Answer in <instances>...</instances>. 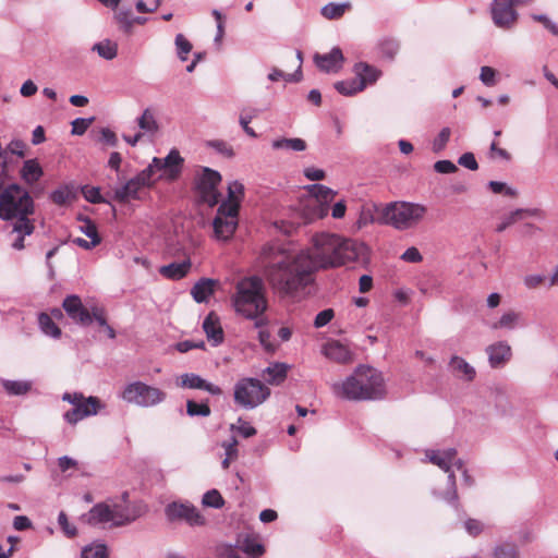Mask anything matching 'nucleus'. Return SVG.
I'll list each match as a JSON object with an SVG mask.
<instances>
[{
	"mask_svg": "<svg viewBox=\"0 0 558 558\" xmlns=\"http://www.w3.org/2000/svg\"><path fill=\"white\" fill-rule=\"evenodd\" d=\"M137 124L144 132L143 134L148 136L156 135L159 129L155 112L150 108L144 110L142 116L137 119Z\"/></svg>",
	"mask_w": 558,
	"mask_h": 558,
	"instance_id": "34",
	"label": "nucleus"
},
{
	"mask_svg": "<svg viewBox=\"0 0 558 558\" xmlns=\"http://www.w3.org/2000/svg\"><path fill=\"white\" fill-rule=\"evenodd\" d=\"M488 157L493 161H498V162H508L511 159L510 153L507 149L499 147L497 142H492L490 148L488 151Z\"/></svg>",
	"mask_w": 558,
	"mask_h": 558,
	"instance_id": "50",
	"label": "nucleus"
},
{
	"mask_svg": "<svg viewBox=\"0 0 558 558\" xmlns=\"http://www.w3.org/2000/svg\"><path fill=\"white\" fill-rule=\"evenodd\" d=\"M93 122H94V118H89V119L78 118V119H75L72 122L71 134L74 135V136H82V135H84V133L87 131V129L92 125Z\"/></svg>",
	"mask_w": 558,
	"mask_h": 558,
	"instance_id": "58",
	"label": "nucleus"
},
{
	"mask_svg": "<svg viewBox=\"0 0 558 558\" xmlns=\"http://www.w3.org/2000/svg\"><path fill=\"white\" fill-rule=\"evenodd\" d=\"M202 502L206 507H213L216 509H219L225 505V500L217 489H211L205 493Z\"/></svg>",
	"mask_w": 558,
	"mask_h": 558,
	"instance_id": "51",
	"label": "nucleus"
},
{
	"mask_svg": "<svg viewBox=\"0 0 558 558\" xmlns=\"http://www.w3.org/2000/svg\"><path fill=\"white\" fill-rule=\"evenodd\" d=\"M121 398L140 407H154L166 399V392L143 381H134L125 386Z\"/></svg>",
	"mask_w": 558,
	"mask_h": 558,
	"instance_id": "10",
	"label": "nucleus"
},
{
	"mask_svg": "<svg viewBox=\"0 0 558 558\" xmlns=\"http://www.w3.org/2000/svg\"><path fill=\"white\" fill-rule=\"evenodd\" d=\"M158 163L157 170L160 171L159 178L168 181H174L179 178L182 169L183 158L178 150H171L165 159L154 158Z\"/></svg>",
	"mask_w": 558,
	"mask_h": 558,
	"instance_id": "16",
	"label": "nucleus"
},
{
	"mask_svg": "<svg viewBox=\"0 0 558 558\" xmlns=\"http://www.w3.org/2000/svg\"><path fill=\"white\" fill-rule=\"evenodd\" d=\"M487 185L494 194H505L509 197H515L518 195V192L515 189L508 186L504 182L489 181Z\"/></svg>",
	"mask_w": 558,
	"mask_h": 558,
	"instance_id": "53",
	"label": "nucleus"
},
{
	"mask_svg": "<svg viewBox=\"0 0 558 558\" xmlns=\"http://www.w3.org/2000/svg\"><path fill=\"white\" fill-rule=\"evenodd\" d=\"M532 19L536 22H539L547 28L553 35L558 36V25L554 23L547 15L545 14H532Z\"/></svg>",
	"mask_w": 558,
	"mask_h": 558,
	"instance_id": "64",
	"label": "nucleus"
},
{
	"mask_svg": "<svg viewBox=\"0 0 558 558\" xmlns=\"http://www.w3.org/2000/svg\"><path fill=\"white\" fill-rule=\"evenodd\" d=\"M50 198L56 205L62 206L74 198V193L69 186H62L53 191Z\"/></svg>",
	"mask_w": 558,
	"mask_h": 558,
	"instance_id": "47",
	"label": "nucleus"
},
{
	"mask_svg": "<svg viewBox=\"0 0 558 558\" xmlns=\"http://www.w3.org/2000/svg\"><path fill=\"white\" fill-rule=\"evenodd\" d=\"M449 366L453 375L460 379L471 381L475 378V368L460 356H452Z\"/></svg>",
	"mask_w": 558,
	"mask_h": 558,
	"instance_id": "30",
	"label": "nucleus"
},
{
	"mask_svg": "<svg viewBox=\"0 0 558 558\" xmlns=\"http://www.w3.org/2000/svg\"><path fill=\"white\" fill-rule=\"evenodd\" d=\"M82 194L89 203L99 204L105 202L98 187L85 185L82 187Z\"/></svg>",
	"mask_w": 558,
	"mask_h": 558,
	"instance_id": "57",
	"label": "nucleus"
},
{
	"mask_svg": "<svg viewBox=\"0 0 558 558\" xmlns=\"http://www.w3.org/2000/svg\"><path fill=\"white\" fill-rule=\"evenodd\" d=\"M192 267L190 257H185L181 263H171L169 265L161 266L159 274L171 280H180L184 278Z\"/></svg>",
	"mask_w": 558,
	"mask_h": 558,
	"instance_id": "25",
	"label": "nucleus"
},
{
	"mask_svg": "<svg viewBox=\"0 0 558 558\" xmlns=\"http://www.w3.org/2000/svg\"><path fill=\"white\" fill-rule=\"evenodd\" d=\"M348 250L345 239L322 232L313 235L311 248L295 255L279 245L266 244L262 248L260 260L272 290L290 296L311 284L318 269L343 265Z\"/></svg>",
	"mask_w": 558,
	"mask_h": 558,
	"instance_id": "1",
	"label": "nucleus"
},
{
	"mask_svg": "<svg viewBox=\"0 0 558 558\" xmlns=\"http://www.w3.org/2000/svg\"><path fill=\"white\" fill-rule=\"evenodd\" d=\"M456 456L457 450L454 448L445 450H429L426 452V457L429 462L448 473V489L442 498L452 505H457L458 501L456 475L451 470V462L454 460Z\"/></svg>",
	"mask_w": 558,
	"mask_h": 558,
	"instance_id": "11",
	"label": "nucleus"
},
{
	"mask_svg": "<svg viewBox=\"0 0 558 558\" xmlns=\"http://www.w3.org/2000/svg\"><path fill=\"white\" fill-rule=\"evenodd\" d=\"M306 192L307 194L300 202V213L305 222L326 217L337 193L323 184L308 185Z\"/></svg>",
	"mask_w": 558,
	"mask_h": 558,
	"instance_id": "5",
	"label": "nucleus"
},
{
	"mask_svg": "<svg viewBox=\"0 0 558 558\" xmlns=\"http://www.w3.org/2000/svg\"><path fill=\"white\" fill-rule=\"evenodd\" d=\"M244 197V185L233 181L228 185V198L218 207L220 211H227L228 216L239 215L240 204Z\"/></svg>",
	"mask_w": 558,
	"mask_h": 558,
	"instance_id": "21",
	"label": "nucleus"
},
{
	"mask_svg": "<svg viewBox=\"0 0 558 558\" xmlns=\"http://www.w3.org/2000/svg\"><path fill=\"white\" fill-rule=\"evenodd\" d=\"M324 355L339 364H344L349 361V349L345 344L338 340L328 341L323 347Z\"/></svg>",
	"mask_w": 558,
	"mask_h": 558,
	"instance_id": "28",
	"label": "nucleus"
},
{
	"mask_svg": "<svg viewBox=\"0 0 558 558\" xmlns=\"http://www.w3.org/2000/svg\"><path fill=\"white\" fill-rule=\"evenodd\" d=\"M210 146L221 156L231 158L234 155V150L229 142H208Z\"/></svg>",
	"mask_w": 558,
	"mask_h": 558,
	"instance_id": "62",
	"label": "nucleus"
},
{
	"mask_svg": "<svg viewBox=\"0 0 558 558\" xmlns=\"http://www.w3.org/2000/svg\"><path fill=\"white\" fill-rule=\"evenodd\" d=\"M158 163L153 162L140 172L135 178H133L138 184H141L144 189L150 187L154 183L161 178H159L160 171L157 170Z\"/></svg>",
	"mask_w": 558,
	"mask_h": 558,
	"instance_id": "35",
	"label": "nucleus"
},
{
	"mask_svg": "<svg viewBox=\"0 0 558 558\" xmlns=\"http://www.w3.org/2000/svg\"><path fill=\"white\" fill-rule=\"evenodd\" d=\"M44 172L40 165L35 159L26 160L22 168V178L28 184L37 182Z\"/></svg>",
	"mask_w": 558,
	"mask_h": 558,
	"instance_id": "37",
	"label": "nucleus"
},
{
	"mask_svg": "<svg viewBox=\"0 0 558 558\" xmlns=\"http://www.w3.org/2000/svg\"><path fill=\"white\" fill-rule=\"evenodd\" d=\"M497 71L488 65H484L481 68L480 72V81L488 87L495 86L497 84Z\"/></svg>",
	"mask_w": 558,
	"mask_h": 558,
	"instance_id": "54",
	"label": "nucleus"
},
{
	"mask_svg": "<svg viewBox=\"0 0 558 558\" xmlns=\"http://www.w3.org/2000/svg\"><path fill=\"white\" fill-rule=\"evenodd\" d=\"M515 7L511 0H494L490 4V15L495 26L505 31L512 29L519 19Z\"/></svg>",
	"mask_w": 558,
	"mask_h": 558,
	"instance_id": "13",
	"label": "nucleus"
},
{
	"mask_svg": "<svg viewBox=\"0 0 558 558\" xmlns=\"http://www.w3.org/2000/svg\"><path fill=\"white\" fill-rule=\"evenodd\" d=\"M426 206L417 203L392 202L380 209L378 222L404 231L415 228L425 217Z\"/></svg>",
	"mask_w": 558,
	"mask_h": 558,
	"instance_id": "3",
	"label": "nucleus"
},
{
	"mask_svg": "<svg viewBox=\"0 0 558 558\" xmlns=\"http://www.w3.org/2000/svg\"><path fill=\"white\" fill-rule=\"evenodd\" d=\"M238 547L247 558H260L266 551L258 534L240 535L238 537Z\"/></svg>",
	"mask_w": 558,
	"mask_h": 558,
	"instance_id": "22",
	"label": "nucleus"
},
{
	"mask_svg": "<svg viewBox=\"0 0 558 558\" xmlns=\"http://www.w3.org/2000/svg\"><path fill=\"white\" fill-rule=\"evenodd\" d=\"M35 204L27 191L11 184L0 193V219L12 220L21 215H33Z\"/></svg>",
	"mask_w": 558,
	"mask_h": 558,
	"instance_id": "6",
	"label": "nucleus"
},
{
	"mask_svg": "<svg viewBox=\"0 0 558 558\" xmlns=\"http://www.w3.org/2000/svg\"><path fill=\"white\" fill-rule=\"evenodd\" d=\"M93 50L96 51L101 58L106 60H112L117 57L118 46L111 40H102L93 46Z\"/></svg>",
	"mask_w": 558,
	"mask_h": 558,
	"instance_id": "41",
	"label": "nucleus"
},
{
	"mask_svg": "<svg viewBox=\"0 0 558 558\" xmlns=\"http://www.w3.org/2000/svg\"><path fill=\"white\" fill-rule=\"evenodd\" d=\"M296 57H298L299 64H298V70L295 71V73L290 74V73H284L283 71H281L279 69H272V71L268 75V78L272 82H277L279 80H283L286 82H299L302 76V72H301L302 52L298 51Z\"/></svg>",
	"mask_w": 558,
	"mask_h": 558,
	"instance_id": "38",
	"label": "nucleus"
},
{
	"mask_svg": "<svg viewBox=\"0 0 558 558\" xmlns=\"http://www.w3.org/2000/svg\"><path fill=\"white\" fill-rule=\"evenodd\" d=\"M494 558H519L520 551L518 545L513 542H501L493 549Z\"/></svg>",
	"mask_w": 558,
	"mask_h": 558,
	"instance_id": "39",
	"label": "nucleus"
},
{
	"mask_svg": "<svg viewBox=\"0 0 558 558\" xmlns=\"http://www.w3.org/2000/svg\"><path fill=\"white\" fill-rule=\"evenodd\" d=\"M458 165L469 170L475 171L478 169V163L473 153H464L458 159Z\"/></svg>",
	"mask_w": 558,
	"mask_h": 558,
	"instance_id": "61",
	"label": "nucleus"
},
{
	"mask_svg": "<svg viewBox=\"0 0 558 558\" xmlns=\"http://www.w3.org/2000/svg\"><path fill=\"white\" fill-rule=\"evenodd\" d=\"M288 369L289 366L284 363H274L264 369L263 377L269 385L278 386L286 380Z\"/></svg>",
	"mask_w": 558,
	"mask_h": 558,
	"instance_id": "33",
	"label": "nucleus"
},
{
	"mask_svg": "<svg viewBox=\"0 0 558 558\" xmlns=\"http://www.w3.org/2000/svg\"><path fill=\"white\" fill-rule=\"evenodd\" d=\"M353 72L355 77L351 80V95L375 84L381 75L380 70L364 62L354 64Z\"/></svg>",
	"mask_w": 558,
	"mask_h": 558,
	"instance_id": "15",
	"label": "nucleus"
},
{
	"mask_svg": "<svg viewBox=\"0 0 558 558\" xmlns=\"http://www.w3.org/2000/svg\"><path fill=\"white\" fill-rule=\"evenodd\" d=\"M81 520L90 526L105 527L108 523H111V526H113L111 506L106 502H98L88 512L83 514Z\"/></svg>",
	"mask_w": 558,
	"mask_h": 558,
	"instance_id": "19",
	"label": "nucleus"
},
{
	"mask_svg": "<svg viewBox=\"0 0 558 558\" xmlns=\"http://www.w3.org/2000/svg\"><path fill=\"white\" fill-rule=\"evenodd\" d=\"M144 187L134 179L128 181L123 186L114 191V199L119 203H128L131 199H141V192Z\"/></svg>",
	"mask_w": 558,
	"mask_h": 558,
	"instance_id": "29",
	"label": "nucleus"
},
{
	"mask_svg": "<svg viewBox=\"0 0 558 558\" xmlns=\"http://www.w3.org/2000/svg\"><path fill=\"white\" fill-rule=\"evenodd\" d=\"M380 215L379 206L373 202L365 203L361 206L359 218L356 220L355 227L357 230L363 229L364 227L377 221L378 216Z\"/></svg>",
	"mask_w": 558,
	"mask_h": 558,
	"instance_id": "32",
	"label": "nucleus"
},
{
	"mask_svg": "<svg viewBox=\"0 0 558 558\" xmlns=\"http://www.w3.org/2000/svg\"><path fill=\"white\" fill-rule=\"evenodd\" d=\"M489 365L493 368L502 367L511 357V348L505 341H499L486 348Z\"/></svg>",
	"mask_w": 558,
	"mask_h": 558,
	"instance_id": "23",
	"label": "nucleus"
},
{
	"mask_svg": "<svg viewBox=\"0 0 558 558\" xmlns=\"http://www.w3.org/2000/svg\"><path fill=\"white\" fill-rule=\"evenodd\" d=\"M62 400L71 403L73 408L63 415L64 420L75 425L80 421L98 414L105 408V403L98 397H85L81 392H65Z\"/></svg>",
	"mask_w": 558,
	"mask_h": 558,
	"instance_id": "9",
	"label": "nucleus"
},
{
	"mask_svg": "<svg viewBox=\"0 0 558 558\" xmlns=\"http://www.w3.org/2000/svg\"><path fill=\"white\" fill-rule=\"evenodd\" d=\"M63 310L66 312L69 317L75 323L82 326H88L92 324V314L83 305L80 296L72 294L66 296L62 303Z\"/></svg>",
	"mask_w": 558,
	"mask_h": 558,
	"instance_id": "17",
	"label": "nucleus"
},
{
	"mask_svg": "<svg viewBox=\"0 0 558 558\" xmlns=\"http://www.w3.org/2000/svg\"><path fill=\"white\" fill-rule=\"evenodd\" d=\"M203 329L209 341L217 345L223 341V330L220 325L219 317L210 312L203 323Z\"/></svg>",
	"mask_w": 558,
	"mask_h": 558,
	"instance_id": "26",
	"label": "nucleus"
},
{
	"mask_svg": "<svg viewBox=\"0 0 558 558\" xmlns=\"http://www.w3.org/2000/svg\"><path fill=\"white\" fill-rule=\"evenodd\" d=\"M165 513L170 522L184 521L191 526H203L206 523L204 515L199 513L196 507L190 504H169L165 509Z\"/></svg>",
	"mask_w": 558,
	"mask_h": 558,
	"instance_id": "14",
	"label": "nucleus"
},
{
	"mask_svg": "<svg viewBox=\"0 0 558 558\" xmlns=\"http://www.w3.org/2000/svg\"><path fill=\"white\" fill-rule=\"evenodd\" d=\"M232 430H236L244 438L253 437L256 435L257 430L255 427L251 426L247 422L242 418L238 420L236 425H231Z\"/></svg>",
	"mask_w": 558,
	"mask_h": 558,
	"instance_id": "59",
	"label": "nucleus"
},
{
	"mask_svg": "<svg viewBox=\"0 0 558 558\" xmlns=\"http://www.w3.org/2000/svg\"><path fill=\"white\" fill-rule=\"evenodd\" d=\"M81 231L90 239V244H100L101 238L98 234L97 226L89 218H82Z\"/></svg>",
	"mask_w": 558,
	"mask_h": 558,
	"instance_id": "44",
	"label": "nucleus"
},
{
	"mask_svg": "<svg viewBox=\"0 0 558 558\" xmlns=\"http://www.w3.org/2000/svg\"><path fill=\"white\" fill-rule=\"evenodd\" d=\"M129 494L125 492L122 495L121 502H114L111 506L113 526L126 525L146 512V506L142 502H130L128 500Z\"/></svg>",
	"mask_w": 558,
	"mask_h": 558,
	"instance_id": "12",
	"label": "nucleus"
},
{
	"mask_svg": "<svg viewBox=\"0 0 558 558\" xmlns=\"http://www.w3.org/2000/svg\"><path fill=\"white\" fill-rule=\"evenodd\" d=\"M216 286V280L203 278L193 286L191 294L197 303L207 302L209 296L214 294Z\"/></svg>",
	"mask_w": 558,
	"mask_h": 558,
	"instance_id": "31",
	"label": "nucleus"
},
{
	"mask_svg": "<svg viewBox=\"0 0 558 558\" xmlns=\"http://www.w3.org/2000/svg\"><path fill=\"white\" fill-rule=\"evenodd\" d=\"M82 558H109L108 549L104 544H94L83 549Z\"/></svg>",
	"mask_w": 558,
	"mask_h": 558,
	"instance_id": "49",
	"label": "nucleus"
},
{
	"mask_svg": "<svg viewBox=\"0 0 558 558\" xmlns=\"http://www.w3.org/2000/svg\"><path fill=\"white\" fill-rule=\"evenodd\" d=\"M437 173L449 174L458 171V167L450 160H438L434 163Z\"/></svg>",
	"mask_w": 558,
	"mask_h": 558,
	"instance_id": "63",
	"label": "nucleus"
},
{
	"mask_svg": "<svg viewBox=\"0 0 558 558\" xmlns=\"http://www.w3.org/2000/svg\"><path fill=\"white\" fill-rule=\"evenodd\" d=\"M221 182V174L208 167H198L194 174V189L198 201L214 207L219 203L221 194L218 185Z\"/></svg>",
	"mask_w": 558,
	"mask_h": 558,
	"instance_id": "8",
	"label": "nucleus"
},
{
	"mask_svg": "<svg viewBox=\"0 0 558 558\" xmlns=\"http://www.w3.org/2000/svg\"><path fill=\"white\" fill-rule=\"evenodd\" d=\"M333 317H335L333 310L326 308L316 315V317L314 319V326L316 328H322V327L326 326L327 324H329Z\"/></svg>",
	"mask_w": 558,
	"mask_h": 558,
	"instance_id": "60",
	"label": "nucleus"
},
{
	"mask_svg": "<svg viewBox=\"0 0 558 558\" xmlns=\"http://www.w3.org/2000/svg\"><path fill=\"white\" fill-rule=\"evenodd\" d=\"M313 60L322 72L338 73L343 68L345 58L341 49L333 48L328 53H315Z\"/></svg>",
	"mask_w": 558,
	"mask_h": 558,
	"instance_id": "18",
	"label": "nucleus"
},
{
	"mask_svg": "<svg viewBox=\"0 0 558 558\" xmlns=\"http://www.w3.org/2000/svg\"><path fill=\"white\" fill-rule=\"evenodd\" d=\"M348 8V4H335L329 3L322 9V14L328 20H335L341 17Z\"/></svg>",
	"mask_w": 558,
	"mask_h": 558,
	"instance_id": "52",
	"label": "nucleus"
},
{
	"mask_svg": "<svg viewBox=\"0 0 558 558\" xmlns=\"http://www.w3.org/2000/svg\"><path fill=\"white\" fill-rule=\"evenodd\" d=\"M539 214H541V210L537 208L515 209L502 218L501 222L498 223L496 227V232H498V233L504 232L507 228H509L513 223H515L520 220H523L526 217L538 216Z\"/></svg>",
	"mask_w": 558,
	"mask_h": 558,
	"instance_id": "27",
	"label": "nucleus"
},
{
	"mask_svg": "<svg viewBox=\"0 0 558 558\" xmlns=\"http://www.w3.org/2000/svg\"><path fill=\"white\" fill-rule=\"evenodd\" d=\"M231 300L235 312L254 320L255 328H262L268 324V319L264 316L268 308V300L266 287L260 277L251 276L239 280Z\"/></svg>",
	"mask_w": 558,
	"mask_h": 558,
	"instance_id": "2",
	"label": "nucleus"
},
{
	"mask_svg": "<svg viewBox=\"0 0 558 558\" xmlns=\"http://www.w3.org/2000/svg\"><path fill=\"white\" fill-rule=\"evenodd\" d=\"M351 263L357 262L366 264L368 262V247L363 242H356L351 240Z\"/></svg>",
	"mask_w": 558,
	"mask_h": 558,
	"instance_id": "43",
	"label": "nucleus"
},
{
	"mask_svg": "<svg viewBox=\"0 0 558 558\" xmlns=\"http://www.w3.org/2000/svg\"><path fill=\"white\" fill-rule=\"evenodd\" d=\"M213 226L216 239L227 241L232 238L236 229L238 215L231 217L227 215V211L221 213L218 209Z\"/></svg>",
	"mask_w": 558,
	"mask_h": 558,
	"instance_id": "20",
	"label": "nucleus"
},
{
	"mask_svg": "<svg viewBox=\"0 0 558 558\" xmlns=\"http://www.w3.org/2000/svg\"><path fill=\"white\" fill-rule=\"evenodd\" d=\"M270 396V389L259 379L245 377L234 385V402L244 409H254Z\"/></svg>",
	"mask_w": 558,
	"mask_h": 558,
	"instance_id": "7",
	"label": "nucleus"
},
{
	"mask_svg": "<svg viewBox=\"0 0 558 558\" xmlns=\"http://www.w3.org/2000/svg\"><path fill=\"white\" fill-rule=\"evenodd\" d=\"M181 386L189 389H202L209 392L213 396L222 395V389L203 379L199 375L194 373H186L181 376Z\"/></svg>",
	"mask_w": 558,
	"mask_h": 558,
	"instance_id": "24",
	"label": "nucleus"
},
{
	"mask_svg": "<svg viewBox=\"0 0 558 558\" xmlns=\"http://www.w3.org/2000/svg\"><path fill=\"white\" fill-rule=\"evenodd\" d=\"M519 319H520L519 313H515L512 311L507 312L492 327L494 329H498V328L513 329L518 325Z\"/></svg>",
	"mask_w": 558,
	"mask_h": 558,
	"instance_id": "46",
	"label": "nucleus"
},
{
	"mask_svg": "<svg viewBox=\"0 0 558 558\" xmlns=\"http://www.w3.org/2000/svg\"><path fill=\"white\" fill-rule=\"evenodd\" d=\"M210 408L207 403H197L193 400H187L186 402V413L190 416H209Z\"/></svg>",
	"mask_w": 558,
	"mask_h": 558,
	"instance_id": "48",
	"label": "nucleus"
},
{
	"mask_svg": "<svg viewBox=\"0 0 558 558\" xmlns=\"http://www.w3.org/2000/svg\"><path fill=\"white\" fill-rule=\"evenodd\" d=\"M2 385L10 395L15 396L25 395L31 389V384L22 380H4Z\"/></svg>",
	"mask_w": 558,
	"mask_h": 558,
	"instance_id": "45",
	"label": "nucleus"
},
{
	"mask_svg": "<svg viewBox=\"0 0 558 558\" xmlns=\"http://www.w3.org/2000/svg\"><path fill=\"white\" fill-rule=\"evenodd\" d=\"M386 393L381 374L371 367L361 365L351 375V399L376 400Z\"/></svg>",
	"mask_w": 558,
	"mask_h": 558,
	"instance_id": "4",
	"label": "nucleus"
},
{
	"mask_svg": "<svg viewBox=\"0 0 558 558\" xmlns=\"http://www.w3.org/2000/svg\"><path fill=\"white\" fill-rule=\"evenodd\" d=\"M31 215H21L15 217L17 220L13 225V231L20 235H31L35 230L34 220L29 219Z\"/></svg>",
	"mask_w": 558,
	"mask_h": 558,
	"instance_id": "42",
	"label": "nucleus"
},
{
	"mask_svg": "<svg viewBox=\"0 0 558 558\" xmlns=\"http://www.w3.org/2000/svg\"><path fill=\"white\" fill-rule=\"evenodd\" d=\"M175 46L179 58L182 61H185L187 59V54L192 50V44L182 34H178L175 36Z\"/></svg>",
	"mask_w": 558,
	"mask_h": 558,
	"instance_id": "55",
	"label": "nucleus"
},
{
	"mask_svg": "<svg viewBox=\"0 0 558 558\" xmlns=\"http://www.w3.org/2000/svg\"><path fill=\"white\" fill-rule=\"evenodd\" d=\"M377 49L381 58L393 60L399 52V41L391 37H384L377 44Z\"/></svg>",
	"mask_w": 558,
	"mask_h": 558,
	"instance_id": "36",
	"label": "nucleus"
},
{
	"mask_svg": "<svg viewBox=\"0 0 558 558\" xmlns=\"http://www.w3.org/2000/svg\"><path fill=\"white\" fill-rule=\"evenodd\" d=\"M38 324L41 331L52 338H60L61 329L54 324L52 317L47 313H40Z\"/></svg>",
	"mask_w": 558,
	"mask_h": 558,
	"instance_id": "40",
	"label": "nucleus"
},
{
	"mask_svg": "<svg viewBox=\"0 0 558 558\" xmlns=\"http://www.w3.org/2000/svg\"><path fill=\"white\" fill-rule=\"evenodd\" d=\"M58 523L66 537L73 538L77 535V529L70 523L65 512L61 511L58 515Z\"/></svg>",
	"mask_w": 558,
	"mask_h": 558,
	"instance_id": "56",
	"label": "nucleus"
}]
</instances>
